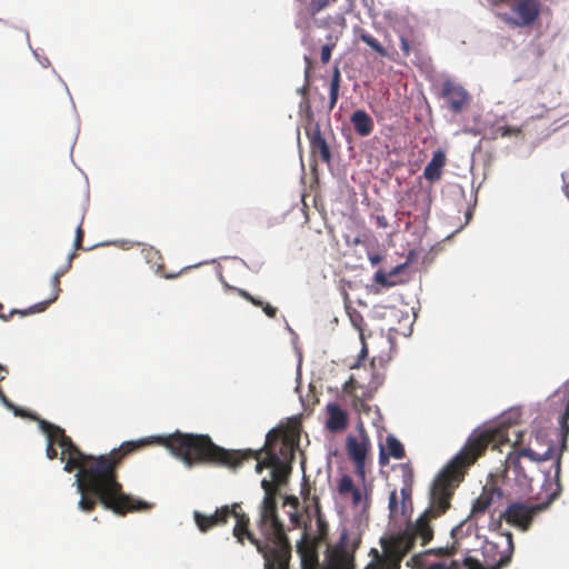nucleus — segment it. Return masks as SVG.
I'll return each mask as SVG.
<instances>
[{
	"instance_id": "nucleus-1",
	"label": "nucleus",
	"mask_w": 569,
	"mask_h": 569,
	"mask_svg": "<svg viewBox=\"0 0 569 569\" xmlns=\"http://www.w3.org/2000/svg\"><path fill=\"white\" fill-rule=\"evenodd\" d=\"M510 442L508 428L475 430L459 452L443 467L432 482L429 507L406 530L382 543L392 556L403 557L412 550L417 541L427 545L433 538L431 521L445 515L451 506L455 490L465 479L468 469L481 457L488 447L499 449Z\"/></svg>"
},
{
	"instance_id": "nucleus-2",
	"label": "nucleus",
	"mask_w": 569,
	"mask_h": 569,
	"mask_svg": "<svg viewBox=\"0 0 569 569\" xmlns=\"http://www.w3.org/2000/svg\"><path fill=\"white\" fill-rule=\"evenodd\" d=\"M150 440L126 441L108 455L99 457L86 455L79 462L76 475L77 490L81 495L79 510L92 512L98 502L113 513L124 516L128 512L149 510L151 505L123 492L118 480L117 469L128 455L150 445Z\"/></svg>"
},
{
	"instance_id": "nucleus-3",
	"label": "nucleus",
	"mask_w": 569,
	"mask_h": 569,
	"mask_svg": "<svg viewBox=\"0 0 569 569\" xmlns=\"http://www.w3.org/2000/svg\"><path fill=\"white\" fill-rule=\"evenodd\" d=\"M476 528L467 521L451 530L452 543L415 555L408 566L415 569H465L468 557L478 560L483 569H501L507 566L513 553L511 532L503 535L506 548L500 550L499 542L482 539Z\"/></svg>"
},
{
	"instance_id": "nucleus-4",
	"label": "nucleus",
	"mask_w": 569,
	"mask_h": 569,
	"mask_svg": "<svg viewBox=\"0 0 569 569\" xmlns=\"http://www.w3.org/2000/svg\"><path fill=\"white\" fill-rule=\"evenodd\" d=\"M152 443L164 446L174 457L181 459L187 466L198 463H217L237 468L251 452L243 453L237 450H227L217 446L208 435L183 433L176 431L164 437H149Z\"/></svg>"
},
{
	"instance_id": "nucleus-5",
	"label": "nucleus",
	"mask_w": 569,
	"mask_h": 569,
	"mask_svg": "<svg viewBox=\"0 0 569 569\" xmlns=\"http://www.w3.org/2000/svg\"><path fill=\"white\" fill-rule=\"evenodd\" d=\"M263 487L267 491V498L264 500L261 519L258 520V529L268 539H271L278 545L274 549L273 555L264 559V569H289L290 558V543L286 536L283 525L279 523L274 518L276 506L273 502V488L269 482H263Z\"/></svg>"
},
{
	"instance_id": "nucleus-6",
	"label": "nucleus",
	"mask_w": 569,
	"mask_h": 569,
	"mask_svg": "<svg viewBox=\"0 0 569 569\" xmlns=\"http://www.w3.org/2000/svg\"><path fill=\"white\" fill-rule=\"evenodd\" d=\"M229 508H232L234 512L231 513V517L236 518V525L233 527V536L236 537L237 541L241 545L244 543V539H248L258 550L259 553L262 555L263 559L267 557L273 555L274 549L278 547L276 542H273L271 539H268L266 535H263L261 531V536L263 539L257 538L250 530V519L249 517L241 511L240 503H233L229 506Z\"/></svg>"
},
{
	"instance_id": "nucleus-7",
	"label": "nucleus",
	"mask_w": 569,
	"mask_h": 569,
	"mask_svg": "<svg viewBox=\"0 0 569 569\" xmlns=\"http://www.w3.org/2000/svg\"><path fill=\"white\" fill-rule=\"evenodd\" d=\"M41 429L47 435V438L53 439L54 443L61 448L60 460L66 461L64 471L71 472L79 467V462L82 461L86 453L73 443L64 430L44 420L41 421Z\"/></svg>"
},
{
	"instance_id": "nucleus-8",
	"label": "nucleus",
	"mask_w": 569,
	"mask_h": 569,
	"mask_svg": "<svg viewBox=\"0 0 569 569\" xmlns=\"http://www.w3.org/2000/svg\"><path fill=\"white\" fill-rule=\"evenodd\" d=\"M297 436L293 431H284L281 429H272L266 436L262 447L263 455H278L282 463L291 461L295 458Z\"/></svg>"
},
{
	"instance_id": "nucleus-9",
	"label": "nucleus",
	"mask_w": 569,
	"mask_h": 569,
	"mask_svg": "<svg viewBox=\"0 0 569 569\" xmlns=\"http://www.w3.org/2000/svg\"><path fill=\"white\" fill-rule=\"evenodd\" d=\"M555 449L553 446H549L548 449L543 453H537L531 448H523L518 451H512L508 453L506 458V466L510 470H512L516 475V479L520 485H529L531 479L527 476L525 468L521 465V457H527L531 461H547L553 458Z\"/></svg>"
},
{
	"instance_id": "nucleus-10",
	"label": "nucleus",
	"mask_w": 569,
	"mask_h": 569,
	"mask_svg": "<svg viewBox=\"0 0 569 569\" xmlns=\"http://www.w3.org/2000/svg\"><path fill=\"white\" fill-rule=\"evenodd\" d=\"M549 503L527 505L523 502H513L502 513L507 523L527 531L532 522L533 517L546 509Z\"/></svg>"
},
{
	"instance_id": "nucleus-11",
	"label": "nucleus",
	"mask_w": 569,
	"mask_h": 569,
	"mask_svg": "<svg viewBox=\"0 0 569 569\" xmlns=\"http://www.w3.org/2000/svg\"><path fill=\"white\" fill-rule=\"evenodd\" d=\"M512 17L503 16V20L516 27H527L533 23L539 16L537 0H517L511 4Z\"/></svg>"
},
{
	"instance_id": "nucleus-12",
	"label": "nucleus",
	"mask_w": 569,
	"mask_h": 569,
	"mask_svg": "<svg viewBox=\"0 0 569 569\" xmlns=\"http://www.w3.org/2000/svg\"><path fill=\"white\" fill-rule=\"evenodd\" d=\"M441 97L447 101L448 108L453 113H460L470 103V94L459 83L446 80L442 83Z\"/></svg>"
},
{
	"instance_id": "nucleus-13",
	"label": "nucleus",
	"mask_w": 569,
	"mask_h": 569,
	"mask_svg": "<svg viewBox=\"0 0 569 569\" xmlns=\"http://www.w3.org/2000/svg\"><path fill=\"white\" fill-rule=\"evenodd\" d=\"M348 531L343 530L331 552L330 569H355L353 551L347 549Z\"/></svg>"
},
{
	"instance_id": "nucleus-14",
	"label": "nucleus",
	"mask_w": 569,
	"mask_h": 569,
	"mask_svg": "<svg viewBox=\"0 0 569 569\" xmlns=\"http://www.w3.org/2000/svg\"><path fill=\"white\" fill-rule=\"evenodd\" d=\"M234 512L228 505L218 508L213 515H203L200 511H194L193 518L197 527L201 532H207L217 526H223L228 522L231 513Z\"/></svg>"
},
{
	"instance_id": "nucleus-15",
	"label": "nucleus",
	"mask_w": 569,
	"mask_h": 569,
	"mask_svg": "<svg viewBox=\"0 0 569 569\" xmlns=\"http://www.w3.org/2000/svg\"><path fill=\"white\" fill-rule=\"evenodd\" d=\"M306 133L310 142L312 156L317 157L325 163H330L332 159L331 151L329 144L320 131L319 124H315V127L308 129Z\"/></svg>"
},
{
	"instance_id": "nucleus-16",
	"label": "nucleus",
	"mask_w": 569,
	"mask_h": 569,
	"mask_svg": "<svg viewBox=\"0 0 569 569\" xmlns=\"http://www.w3.org/2000/svg\"><path fill=\"white\" fill-rule=\"evenodd\" d=\"M369 439L366 435L362 436V440L359 441L355 437L350 436L347 440V451L350 459L355 462L357 472L363 476L365 461L369 449Z\"/></svg>"
},
{
	"instance_id": "nucleus-17",
	"label": "nucleus",
	"mask_w": 569,
	"mask_h": 569,
	"mask_svg": "<svg viewBox=\"0 0 569 569\" xmlns=\"http://www.w3.org/2000/svg\"><path fill=\"white\" fill-rule=\"evenodd\" d=\"M328 419L326 428L333 433L346 430L349 423V417L347 411L340 408L338 403L330 402L326 407Z\"/></svg>"
},
{
	"instance_id": "nucleus-18",
	"label": "nucleus",
	"mask_w": 569,
	"mask_h": 569,
	"mask_svg": "<svg viewBox=\"0 0 569 569\" xmlns=\"http://www.w3.org/2000/svg\"><path fill=\"white\" fill-rule=\"evenodd\" d=\"M272 469L271 471V476H272V480H268V479H262L261 481V488L263 489L264 491V497H263V500H262V503H261V507H260V512H259V520L261 519V515H262V510H263V505H264V500L267 498V491L263 487V482H269V485L272 486L273 488V502H274V506H276V512H274V518L277 519V521L279 523H282L280 520H279V517H278V506H277V497H278V493H279V489L277 487V482H281L286 475H287V467H286V463H282L281 461V458L279 457V465L277 467H270Z\"/></svg>"
},
{
	"instance_id": "nucleus-19",
	"label": "nucleus",
	"mask_w": 569,
	"mask_h": 569,
	"mask_svg": "<svg viewBox=\"0 0 569 569\" xmlns=\"http://www.w3.org/2000/svg\"><path fill=\"white\" fill-rule=\"evenodd\" d=\"M446 162L447 158L445 151L441 149L435 151L431 160L425 167L423 178L427 179L430 183L439 181L441 179Z\"/></svg>"
},
{
	"instance_id": "nucleus-20",
	"label": "nucleus",
	"mask_w": 569,
	"mask_h": 569,
	"mask_svg": "<svg viewBox=\"0 0 569 569\" xmlns=\"http://www.w3.org/2000/svg\"><path fill=\"white\" fill-rule=\"evenodd\" d=\"M502 496L501 489L495 486L483 487L481 495L473 501L471 515H482L493 503L495 498Z\"/></svg>"
},
{
	"instance_id": "nucleus-21",
	"label": "nucleus",
	"mask_w": 569,
	"mask_h": 569,
	"mask_svg": "<svg viewBox=\"0 0 569 569\" xmlns=\"http://www.w3.org/2000/svg\"><path fill=\"white\" fill-rule=\"evenodd\" d=\"M405 448L402 443L392 435L386 438V448L381 447L379 452V463L386 466L389 462V458L402 459L405 457Z\"/></svg>"
},
{
	"instance_id": "nucleus-22",
	"label": "nucleus",
	"mask_w": 569,
	"mask_h": 569,
	"mask_svg": "<svg viewBox=\"0 0 569 569\" xmlns=\"http://www.w3.org/2000/svg\"><path fill=\"white\" fill-rule=\"evenodd\" d=\"M383 553L379 555L376 549H372L373 560L367 565L365 569H400L399 558L392 556L390 551L382 545Z\"/></svg>"
},
{
	"instance_id": "nucleus-23",
	"label": "nucleus",
	"mask_w": 569,
	"mask_h": 569,
	"mask_svg": "<svg viewBox=\"0 0 569 569\" xmlns=\"http://www.w3.org/2000/svg\"><path fill=\"white\" fill-rule=\"evenodd\" d=\"M350 122L357 134L368 137L375 128L372 118L365 110H356L350 118Z\"/></svg>"
},
{
	"instance_id": "nucleus-24",
	"label": "nucleus",
	"mask_w": 569,
	"mask_h": 569,
	"mask_svg": "<svg viewBox=\"0 0 569 569\" xmlns=\"http://www.w3.org/2000/svg\"><path fill=\"white\" fill-rule=\"evenodd\" d=\"M349 318H350L352 326L359 331V337H360V340L362 343V348L359 353L358 360L353 365L350 366L351 369H357L360 367V362L363 359H366V357L368 356V348L365 342V335H363L365 319H363L362 315L357 310L349 312Z\"/></svg>"
},
{
	"instance_id": "nucleus-25",
	"label": "nucleus",
	"mask_w": 569,
	"mask_h": 569,
	"mask_svg": "<svg viewBox=\"0 0 569 569\" xmlns=\"http://www.w3.org/2000/svg\"><path fill=\"white\" fill-rule=\"evenodd\" d=\"M240 451L243 453L251 452V455L249 457L244 458L241 462L249 460V459L257 460L256 471L258 473L262 472V470L264 468L277 467L279 465V456L278 455H273V453H271L270 456L264 455V457L261 459L260 456L263 453L262 448L257 451H253L250 449L240 450ZM241 465L242 463H240L239 466H241Z\"/></svg>"
},
{
	"instance_id": "nucleus-26",
	"label": "nucleus",
	"mask_w": 569,
	"mask_h": 569,
	"mask_svg": "<svg viewBox=\"0 0 569 569\" xmlns=\"http://www.w3.org/2000/svg\"><path fill=\"white\" fill-rule=\"evenodd\" d=\"M60 279H61V273H54L52 279H51V286H52V296L44 300V301H41L39 303H36L33 305L32 307H30V312H33V313H37V312H42L44 311L52 302H54L58 297H59V293L61 292V288H60Z\"/></svg>"
},
{
	"instance_id": "nucleus-27",
	"label": "nucleus",
	"mask_w": 569,
	"mask_h": 569,
	"mask_svg": "<svg viewBox=\"0 0 569 569\" xmlns=\"http://www.w3.org/2000/svg\"><path fill=\"white\" fill-rule=\"evenodd\" d=\"M142 252L148 262L157 263L156 272L159 273L161 277H163L166 279H173V278L178 277L179 273H164L163 272V264L158 263L159 260H162V257L157 249H154L153 247H148V248H144L142 250Z\"/></svg>"
},
{
	"instance_id": "nucleus-28",
	"label": "nucleus",
	"mask_w": 569,
	"mask_h": 569,
	"mask_svg": "<svg viewBox=\"0 0 569 569\" xmlns=\"http://www.w3.org/2000/svg\"><path fill=\"white\" fill-rule=\"evenodd\" d=\"M341 83V74L339 68L336 66L332 70L329 92V109L332 110L339 99V90Z\"/></svg>"
},
{
	"instance_id": "nucleus-29",
	"label": "nucleus",
	"mask_w": 569,
	"mask_h": 569,
	"mask_svg": "<svg viewBox=\"0 0 569 569\" xmlns=\"http://www.w3.org/2000/svg\"><path fill=\"white\" fill-rule=\"evenodd\" d=\"M521 132H522V130L520 127L502 124V126H496L495 128H492L488 138L496 140L498 138L518 137L521 134Z\"/></svg>"
},
{
	"instance_id": "nucleus-30",
	"label": "nucleus",
	"mask_w": 569,
	"mask_h": 569,
	"mask_svg": "<svg viewBox=\"0 0 569 569\" xmlns=\"http://www.w3.org/2000/svg\"><path fill=\"white\" fill-rule=\"evenodd\" d=\"M339 41V34L329 33L326 37V42L322 44L320 50V60L323 64L329 63L331 60L332 50L337 47Z\"/></svg>"
},
{
	"instance_id": "nucleus-31",
	"label": "nucleus",
	"mask_w": 569,
	"mask_h": 569,
	"mask_svg": "<svg viewBox=\"0 0 569 569\" xmlns=\"http://www.w3.org/2000/svg\"><path fill=\"white\" fill-rule=\"evenodd\" d=\"M405 268V264H399L395 267L389 274H387L385 271L379 270L375 274V282L380 284L381 287L389 288L396 286V281L390 280V277L398 274L402 269Z\"/></svg>"
},
{
	"instance_id": "nucleus-32",
	"label": "nucleus",
	"mask_w": 569,
	"mask_h": 569,
	"mask_svg": "<svg viewBox=\"0 0 569 569\" xmlns=\"http://www.w3.org/2000/svg\"><path fill=\"white\" fill-rule=\"evenodd\" d=\"M338 2L339 0H310L309 4L306 7V11L308 16L316 17L319 12L329 9Z\"/></svg>"
},
{
	"instance_id": "nucleus-33",
	"label": "nucleus",
	"mask_w": 569,
	"mask_h": 569,
	"mask_svg": "<svg viewBox=\"0 0 569 569\" xmlns=\"http://www.w3.org/2000/svg\"><path fill=\"white\" fill-rule=\"evenodd\" d=\"M359 38L362 42L369 46L380 57H388L387 50L380 44V42L372 37L370 33L361 31Z\"/></svg>"
},
{
	"instance_id": "nucleus-34",
	"label": "nucleus",
	"mask_w": 569,
	"mask_h": 569,
	"mask_svg": "<svg viewBox=\"0 0 569 569\" xmlns=\"http://www.w3.org/2000/svg\"><path fill=\"white\" fill-rule=\"evenodd\" d=\"M349 12V6L347 4V0H345L343 6L338 7V11L333 16H329L327 19V24H336L340 27H346V14Z\"/></svg>"
},
{
	"instance_id": "nucleus-35",
	"label": "nucleus",
	"mask_w": 569,
	"mask_h": 569,
	"mask_svg": "<svg viewBox=\"0 0 569 569\" xmlns=\"http://www.w3.org/2000/svg\"><path fill=\"white\" fill-rule=\"evenodd\" d=\"M405 508L406 507H402V505L399 506L397 490H392L390 492V497H389V511H390V516L395 517L398 513H405Z\"/></svg>"
},
{
	"instance_id": "nucleus-36",
	"label": "nucleus",
	"mask_w": 569,
	"mask_h": 569,
	"mask_svg": "<svg viewBox=\"0 0 569 569\" xmlns=\"http://www.w3.org/2000/svg\"><path fill=\"white\" fill-rule=\"evenodd\" d=\"M398 468L401 472L402 483L403 485H412L413 469H412L411 465L409 462H403V463H400L398 466Z\"/></svg>"
},
{
	"instance_id": "nucleus-37",
	"label": "nucleus",
	"mask_w": 569,
	"mask_h": 569,
	"mask_svg": "<svg viewBox=\"0 0 569 569\" xmlns=\"http://www.w3.org/2000/svg\"><path fill=\"white\" fill-rule=\"evenodd\" d=\"M353 488L355 485L352 478L348 475L342 476L338 483L339 493L345 496L349 493L351 490H353Z\"/></svg>"
},
{
	"instance_id": "nucleus-38",
	"label": "nucleus",
	"mask_w": 569,
	"mask_h": 569,
	"mask_svg": "<svg viewBox=\"0 0 569 569\" xmlns=\"http://www.w3.org/2000/svg\"><path fill=\"white\" fill-rule=\"evenodd\" d=\"M3 305L0 302V319L1 320H4V321H8L14 313H19L21 316H27V315H30V308L27 309V310H17V309H13L10 311V313L7 316L4 315L3 312Z\"/></svg>"
},
{
	"instance_id": "nucleus-39",
	"label": "nucleus",
	"mask_w": 569,
	"mask_h": 569,
	"mask_svg": "<svg viewBox=\"0 0 569 569\" xmlns=\"http://www.w3.org/2000/svg\"><path fill=\"white\" fill-rule=\"evenodd\" d=\"M305 62H306V69H305V77H306V84L302 88V92H306L309 86V77L312 69V60L310 57L305 56Z\"/></svg>"
},
{
	"instance_id": "nucleus-40",
	"label": "nucleus",
	"mask_w": 569,
	"mask_h": 569,
	"mask_svg": "<svg viewBox=\"0 0 569 569\" xmlns=\"http://www.w3.org/2000/svg\"><path fill=\"white\" fill-rule=\"evenodd\" d=\"M411 487L412 485H403V487L400 490L402 507H406V502L410 501L411 499Z\"/></svg>"
},
{
	"instance_id": "nucleus-41",
	"label": "nucleus",
	"mask_w": 569,
	"mask_h": 569,
	"mask_svg": "<svg viewBox=\"0 0 569 569\" xmlns=\"http://www.w3.org/2000/svg\"><path fill=\"white\" fill-rule=\"evenodd\" d=\"M47 439H48L47 457L50 460H53V459H56L58 457V451L54 448L56 443H54L53 439L52 440H51V438H47Z\"/></svg>"
},
{
	"instance_id": "nucleus-42",
	"label": "nucleus",
	"mask_w": 569,
	"mask_h": 569,
	"mask_svg": "<svg viewBox=\"0 0 569 569\" xmlns=\"http://www.w3.org/2000/svg\"><path fill=\"white\" fill-rule=\"evenodd\" d=\"M555 478L557 486L560 487L561 455L559 453L555 460Z\"/></svg>"
},
{
	"instance_id": "nucleus-43",
	"label": "nucleus",
	"mask_w": 569,
	"mask_h": 569,
	"mask_svg": "<svg viewBox=\"0 0 569 569\" xmlns=\"http://www.w3.org/2000/svg\"><path fill=\"white\" fill-rule=\"evenodd\" d=\"M83 237H84V231H83L81 224H79L77 230H76V238H74V247H76V249H80L81 248V244H82V241H83Z\"/></svg>"
},
{
	"instance_id": "nucleus-44",
	"label": "nucleus",
	"mask_w": 569,
	"mask_h": 569,
	"mask_svg": "<svg viewBox=\"0 0 569 569\" xmlns=\"http://www.w3.org/2000/svg\"><path fill=\"white\" fill-rule=\"evenodd\" d=\"M357 388V380L353 376H351L348 381L343 385V391L347 393H352L353 390Z\"/></svg>"
},
{
	"instance_id": "nucleus-45",
	"label": "nucleus",
	"mask_w": 569,
	"mask_h": 569,
	"mask_svg": "<svg viewBox=\"0 0 569 569\" xmlns=\"http://www.w3.org/2000/svg\"><path fill=\"white\" fill-rule=\"evenodd\" d=\"M349 493H351L352 505L359 506L362 499L360 489L355 487L353 490H351Z\"/></svg>"
},
{
	"instance_id": "nucleus-46",
	"label": "nucleus",
	"mask_w": 569,
	"mask_h": 569,
	"mask_svg": "<svg viewBox=\"0 0 569 569\" xmlns=\"http://www.w3.org/2000/svg\"><path fill=\"white\" fill-rule=\"evenodd\" d=\"M400 48L402 51L403 57H409L410 54V44L409 41L405 37H400Z\"/></svg>"
},
{
	"instance_id": "nucleus-47",
	"label": "nucleus",
	"mask_w": 569,
	"mask_h": 569,
	"mask_svg": "<svg viewBox=\"0 0 569 569\" xmlns=\"http://www.w3.org/2000/svg\"><path fill=\"white\" fill-rule=\"evenodd\" d=\"M375 220L378 228L386 229L389 226L388 219L382 214H377Z\"/></svg>"
},
{
	"instance_id": "nucleus-48",
	"label": "nucleus",
	"mask_w": 569,
	"mask_h": 569,
	"mask_svg": "<svg viewBox=\"0 0 569 569\" xmlns=\"http://www.w3.org/2000/svg\"><path fill=\"white\" fill-rule=\"evenodd\" d=\"M8 373V370L4 366L0 365V381L3 380L6 378V375ZM0 399L2 401H7V397L2 390V388L0 387Z\"/></svg>"
},
{
	"instance_id": "nucleus-49",
	"label": "nucleus",
	"mask_w": 569,
	"mask_h": 569,
	"mask_svg": "<svg viewBox=\"0 0 569 569\" xmlns=\"http://www.w3.org/2000/svg\"><path fill=\"white\" fill-rule=\"evenodd\" d=\"M262 310L269 318H274L277 315V308L272 307L269 303H264Z\"/></svg>"
},
{
	"instance_id": "nucleus-50",
	"label": "nucleus",
	"mask_w": 569,
	"mask_h": 569,
	"mask_svg": "<svg viewBox=\"0 0 569 569\" xmlns=\"http://www.w3.org/2000/svg\"><path fill=\"white\" fill-rule=\"evenodd\" d=\"M562 180H563V191H565V194L569 199V170L567 172L562 173Z\"/></svg>"
},
{
	"instance_id": "nucleus-51",
	"label": "nucleus",
	"mask_w": 569,
	"mask_h": 569,
	"mask_svg": "<svg viewBox=\"0 0 569 569\" xmlns=\"http://www.w3.org/2000/svg\"><path fill=\"white\" fill-rule=\"evenodd\" d=\"M369 261L372 266H376L382 261V256L380 254H369Z\"/></svg>"
},
{
	"instance_id": "nucleus-52",
	"label": "nucleus",
	"mask_w": 569,
	"mask_h": 569,
	"mask_svg": "<svg viewBox=\"0 0 569 569\" xmlns=\"http://www.w3.org/2000/svg\"><path fill=\"white\" fill-rule=\"evenodd\" d=\"M239 295L244 298L246 300H248L249 302L250 301H253V296H251L248 291L243 290V289H239Z\"/></svg>"
},
{
	"instance_id": "nucleus-53",
	"label": "nucleus",
	"mask_w": 569,
	"mask_h": 569,
	"mask_svg": "<svg viewBox=\"0 0 569 569\" xmlns=\"http://www.w3.org/2000/svg\"><path fill=\"white\" fill-rule=\"evenodd\" d=\"M517 436L516 440L513 441V445L512 447L516 448L517 446H519L521 442H522V432L520 431H513Z\"/></svg>"
},
{
	"instance_id": "nucleus-54",
	"label": "nucleus",
	"mask_w": 569,
	"mask_h": 569,
	"mask_svg": "<svg viewBox=\"0 0 569 569\" xmlns=\"http://www.w3.org/2000/svg\"><path fill=\"white\" fill-rule=\"evenodd\" d=\"M256 307H263L264 302L253 297V301H250Z\"/></svg>"
},
{
	"instance_id": "nucleus-55",
	"label": "nucleus",
	"mask_w": 569,
	"mask_h": 569,
	"mask_svg": "<svg viewBox=\"0 0 569 569\" xmlns=\"http://www.w3.org/2000/svg\"><path fill=\"white\" fill-rule=\"evenodd\" d=\"M67 269L58 270L56 273H61V277L66 273Z\"/></svg>"
},
{
	"instance_id": "nucleus-56",
	"label": "nucleus",
	"mask_w": 569,
	"mask_h": 569,
	"mask_svg": "<svg viewBox=\"0 0 569 569\" xmlns=\"http://www.w3.org/2000/svg\"><path fill=\"white\" fill-rule=\"evenodd\" d=\"M73 257H74V254H70V257H69V261H71V259H72ZM70 263H71V262H69V263H68L67 269L70 267Z\"/></svg>"
},
{
	"instance_id": "nucleus-57",
	"label": "nucleus",
	"mask_w": 569,
	"mask_h": 569,
	"mask_svg": "<svg viewBox=\"0 0 569 569\" xmlns=\"http://www.w3.org/2000/svg\"><path fill=\"white\" fill-rule=\"evenodd\" d=\"M470 217H471V212H470V211H468V212H467V219H469Z\"/></svg>"
}]
</instances>
